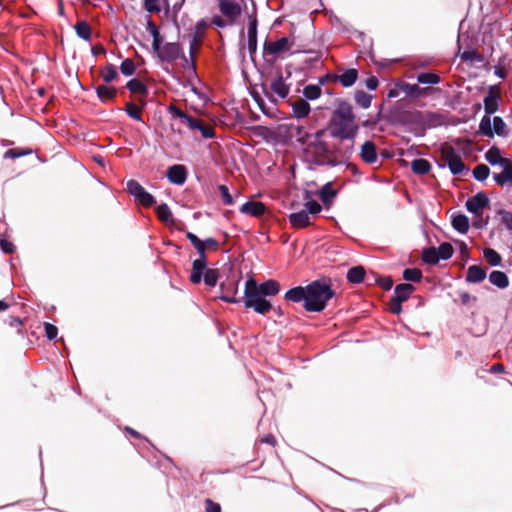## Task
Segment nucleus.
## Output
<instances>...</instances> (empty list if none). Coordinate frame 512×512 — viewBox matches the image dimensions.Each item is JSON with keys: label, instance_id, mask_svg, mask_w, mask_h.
<instances>
[{"label": "nucleus", "instance_id": "nucleus-1", "mask_svg": "<svg viewBox=\"0 0 512 512\" xmlns=\"http://www.w3.org/2000/svg\"><path fill=\"white\" fill-rule=\"evenodd\" d=\"M335 296L329 280H315L306 286L289 289L284 299L288 302L303 303L307 312H322L329 300Z\"/></svg>", "mask_w": 512, "mask_h": 512}, {"label": "nucleus", "instance_id": "nucleus-2", "mask_svg": "<svg viewBox=\"0 0 512 512\" xmlns=\"http://www.w3.org/2000/svg\"><path fill=\"white\" fill-rule=\"evenodd\" d=\"M325 132V129H321L314 133H309L304 127L299 126L296 129L295 137L297 142L303 146V153L310 163L317 166L335 167L338 165V161L329 158L331 149L322 139Z\"/></svg>", "mask_w": 512, "mask_h": 512}, {"label": "nucleus", "instance_id": "nucleus-3", "mask_svg": "<svg viewBox=\"0 0 512 512\" xmlns=\"http://www.w3.org/2000/svg\"><path fill=\"white\" fill-rule=\"evenodd\" d=\"M280 292L278 281L269 279L261 284L250 278L245 283L243 302L246 309H253L256 313L265 315L273 305L266 297H272Z\"/></svg>", "mask_w": 512, "mask_h": 512}, {"label": "nucleus", "instance_id": "nucleus-4", "mask_svg": "<svg viewBox=\"0 0 512 512\" xmlns=\"http://www.w3.org/2000/svg\"><path fill=\"white\" fill-rule=\"evenodd\" d=\"M356 116L352 105L344 100L337 102V107L333 111L330 119L329 134L335 139L356 138L359 126L356 123Z\"/></svg>", "mask_w": 512, "mask_h": 512}, {"label": "nucleus", "instance_id": "nucleus-5", "mask_svg": "<svg viewBox=\"0 0 512 512\" xmlns=\"http://www.w3.org/2000/svg\"><path fill=\"white\" fill-rule=\"evenodd\" d=\"M478 133L488 138H493L494 135L507 137L509 130L500 116H495L493 119L490 116H483L479 123Z\"/></svg>", "mask_w": 512, "mask_h": 512}, {"label": "nucleus", "instance_id": "nucleus-6", "mask_svg": "<svg viewBox=\"0 0 512 512\" xmlns=\"http://www.w3.org/2000/svg\"><path fill=\"white\" fill-rule=\"evenodd\" d=\"M292 44L293 41L286 36H283L276 41L266 40L263 44V53L264 55H271L275 59L282 52L289 51Z\"/></svg>", "mask_w": 512, "mask_h": 512}, {"label": "nucleus", "instance_id": "nucleus-7", "mask_svg": "<svg viewBox=\"0 0 512 512\" xmlns=\"http://www.w3.org/2000/svg\"><path fill=\"white\" fill-rule=\"evenodd\" d=\"M154 52L162 62L172 63L181 57L182 48L179 43L167 42L163 46L159 45V50Z\"/></svg>", "mask_w": 512, "mask_h": 512}, {"label": "nucleus", "instance_id": "nucleus-8", "mask_svg": "<svg viewBox=\"0 0 512 512\" xmlns=\"http://www.w3.org/2000/svg\"><path fill=\"white\" fill-rule=\"evenodd\" d=\"M338 143L334 145L331 154L334 155L332 159H336L338 164L350 159L354 151L355 138L352 139H337Z\"/></svg>", "mask_w": 512, "mask_h": 512}, {"label": "nucleus", "instance_id": "nucleus-9", "mask_svg": "<svg viewBox=\"0 0 512 512\" xmlns=\"http://www.w3.org/2000/svg\"><path fill=\"white\" fill-rule=\"evenodd\" d=\"M443 157L445 165L453 175H459L465 171L466 166L461 156L453 148L445 151Z\"/></svg>", "mask_w": 512, "mask_h": 512}, {"label": "nucleus", "instance_id": "nucleus-10", "mask_svg": "<svg viewBox=\"0 0 512 512\" xmlns=\"http://www.w3.org/2000/svg\"><path fill=\"white\" fill-rule=\"evenodd\" d=\"M500 90L499 85H492L488 89V94L485 96L484 103V116H490L498 111L499 109V100H500Z\"/></svg>", "mask_w": 512, "mask_h": 512}, {"label": "nucleus", "instance_id": "nucleus-11", "mask_svg": "<svg viewBox=\"0 0 512 512\" xmlns=\"http://www.w3.org/2000/svg\"><path fill=\"white\" fill-rule=\"evenodd\" d=\"M489 202V198L484 192H478L467 199L465 207L468 212L477 215L481 209L489 205Z\"/></svg>", "mask_w": 512, "mask_h": 512}, {"label": "nucleus", "instance_id": "nucleus-12", "mask_svg": "<svg viewBox=\"0 0 512 512\" xmlns=\"http://www.w3.org/2000/svg\"><path fill=\"white\" fill-rule=\"evenodd\" d=\"M220 12L233 23L241 15V6L232 0H219Z\"/></svg>", "mask_w": 512, "mask_h": 512}, {"label": "nucleus", "instance_id": "nucleus-13", "mask_svg": "<svg viewBox=\"0 0 512 512\" xmlns=\"http://www.w3.org/2000/svg\"><path fill=\"white\" fill-rule=\"evenodd\" d=\"M238 281H229L227 283H221L220 288L222 290V294L219 298L227 303H239L243 300V298H237V290H238Z\"/></svg>", "mask_w": 512, "mask_h": 512}, {"label": "nucleus", "instance_id": "nucleus-14", "mask_svg": "<svg viewBox=\"0 0 512 512\" xmlns=\"http://www.w3.org/2000/svg\"><path fill=\"white\" fill-rule=\"evenodd\" d=\"M168 113L173 118H178L181 120L182 123L186 124L187 127L190 130H195L197 126L198 118L192 117L191 115L184 112L182 109H180L178 106L174 104H170L167 108Z\"/></svg>", "mask_w": 512, "mask_h": 512}, {"label": "nucleus", "instance_id": "nucleus-15", "mask_svg": "<svg viewBox=\"0 0 512 512\" xmlns=\"http://www.w3.org/2000/svg\"><path fill=\"white\" fill-rule=\"evenodd\" d=\"M166 177L172 184L182 185L187 179L186 167L181 164L172 165L168 168Z\"/></svg>", "mask_w": 512, "mask_h": 512}, {"label": "nucleus", "instance_id": "nucleus-16", "mask_svg": "<svg viewBox=\"0 0 512 512\" xmlns=\"http://www.w3.org/2000/svg\"><path fill=\"white\" fill-rule=\"evenodd\" d=\"M500 173L493 174V180L500 186H512V160L504 161Z\"/></svg>", "mask_w": 512, "mask_h": 512}, {"label": "nucleus", "instance_id": "nucleus-17", "mask_svg": "<svg viewBox=\"0 0 512 512\" xmlns=\"http://www.w3.org/2000/svg\"><path fill=\"white\" fill-rule=\"evenodd\" d=\"M207 268V257H198L192 263V272L190 275V281L193 284H199L202 280V275Z\"/></svg>", "mask_w": 512, "mask_h": 512}, {"label": "nucleus", "instance_id": "nucleus-18", "mask_svg": "<svg viewBox=\"0 0 512 512\" xmlns=\"http://www.w3.org/2000/svg\"><path fill=\"white\" fill-rule=\"evenodd\" d=\"M207 25L208 24H207V22L204 19H201V20L197 21V23L195 24V32H194V35L192 37V40L190 41V47H189V52H190V56H191V61L189 62V65L191 66L193 71H195V64H194V60H193V55H194L195 50H196V40H197V37H199V36H201L203 34L205 29L207 28ZM185 61L188 64L187 59H185Z\"/></svg>", "mask_w": 512, "mask_h": 512}, {"label": "nucleus", "instance_id": "nucleus-19", "mask_svg": "<svg viewBox=\"0 0 512 512\" xmlns=\"http://www.w3.org/2000/svg\"><path fill=\"white\" fill-rule=\"evenodd\" d=\"M240 212L253 217H261L266 211V206L262 202L247 201L240 207Z\"/></svg>", "mask_w": 512, "mask_h": 512}, {"label": "nucleus", "instance_id": "nucleus-20", "mask_svg": "<svg viewBox=\"0 0 512 512\" xmlns=\"http://www.w3.org/2000/svg\"><path fill=\"white\" fill-rule=\"evenodd\" d=\"M270 88L273 93L282 99L286 98L290 91V86L285 83L281 72H278L276 77L272 80Z\"/></svg>", "mask_w": 512, "mask_h": 512}, {"label": "nucleus", "instance_id": "nucleus-21", "mask_svg": "<svg viewBox=\"0 0 512 512\" xmlns=\"http://www.w3.org/2000/svg\"><path fill=\"white\" fill-rule=\"evenodd\" d=\"M361 159L367 164H373L377 161L376 145L372 141H366L361 146L360 151Z\"/></svg>", "mask_w": 512, "mask_h": 512}, {"label": "nucleus", "instance_id": "nucleus-22", "mask_svg": "<svg viewBox=\"0 0 512 512\" xmlns=\"http://www.w3.org/2000/svg\"><path fill=\"white\" fill-rule=\"evenodd\" d=\"M357 79L358 71L355 68L346 69L342 74L334 76V80L338 81L344 88L352 87Z\"/></svg>", "mask_w": 512, "mask_h": 512}, {"label": "nucleus", "instance_id": "nucleus-23", "mask_svg": "<svg viewBox=\"0 0 512 512\" xmlns=\"http://www.w3.org/2000/svg\"><path fill=\"white\" fill-rule=\"evenodd\" d=\"M486 276V270L482 266L471 265L467 269L465 280L467 283H480Z\"/></svg>", "mask_w": 512, "mask_h": 512}, {"label": "nucleus", "instance_id": "nucleus-24", "mask_svg": "<svg viewBox=\"0 0 512 512\" xmlns=\"http://www.w3.org/2000/svg\"><path fill=\"white\" fill-rule=\"evenodd\" d=\"M257 25L256 17L252 18L248 25L247 48L250 54L257 51Z\"/></svg>", "mask_w": 512, "mask_h": 512}, {"label": "nucleus", "instance_id": "nucleus-25", "mask_svg": "<svg viewBox=\"0 0 512 512\" xmlns=\"http://www.w3.org/2000/svg\"><path fill=\"white\" fill-rule=\"evenodd\" d=\"M290 224L297 229L307 227L311 224L310 217L306 210L291 213L289 215Z\"/></svg>", "mask_w": 512, "mask_h": 512}, {"label": "nucleus", "instance_id": "nucleus-26", "mask_svg": "<svg viewBox=\"0 0 512 512\" xmlns=\"http://www.w3.org/2000/svg\"><path fill=\"white\" fill-rule=\"evenodd\" d=\"M422 121L421 126L428 127V128H435L444 123L443 116L436 112H422Z\"/></svg>", "mask_w": 512, "mask_h": 512}, {"label": "nucleus", "instance_id": "nucleus-27", "mask_svg": "<svg viewBox=\"0 0 512 512\" xmlns=\"http://www.w3.org/2000/svg\"><path fill=\"white\" fill-rule=\"evenodd\" d=\"M291 108L293 112V116L296 119H303L307 117L310 113V105L309 103L304 99H298L291 103Z\"/></svg>", "mask_w": 512, "mask_h": 512}, {"label": "nucleus", "instance_id": "nucleus-28", "mask_svg": "<svg viewBox=\"0 0 512 512\" xmlns=\"http://www.w3.org/2000/svg\"><path fill=\"white\" fill-rule=\"evenodd\" d=\"M415 291V287L410 283H401L394 288L393 297L401 302L409 299L411 294Z\"/></svg>", "mask_w": 512, "mask_h": 512}, {"label": "nucleus", "instance_id": "nucleus-29", "mask_svg": "<svg viewBox=\"0 0 512 512\" xmlns=\"http://www.w3.org/2000/svg\"><path fill=\"white\" fill-rule=\"evenodd\" d=\"M422 111H403L399 115V121L402 124L408 125H419L421 126Z\"/></svg>", "mask_w": 512, "mask_h": 512}, {"label": "nucleus", "instance_id": "nucleus-30", "mask_svg": "<svg viewBox=\"0 0 512 512\" xmlns=\"http://www.w3.org/2000/svg\"><path fill=\"white\" fill-rule=\"evenodd\" d=\"M489 282L499 289H505L509 286L508 276L499 270H493L489 274Z\"/></svg>", "mask_w": 512, "mask_h": 512}, {"label": "nucleus", "instance_id": "nucleus-31", "mask_svg": "<svg viewBox=\"0 0 512 512\" xmlns=\"http://www.w3.org/2000/svg\"><path fill=\"white\" fill-rule=\"evenodd\" d=\"M485 160L492 166L499 165L500 167L504 164V161L510 160L509 158H503L501 151L498 147L493 146L485 153Z\"/></svg>", "mask_w": 512, "mask_h": 512}, {"label": "nucleus", "instance_id": "nucleus-32", "mask_svg": "<svg viewBox=\"0 0 512 512\" xmlns=\"http://www.w3.org/2000/svg\"><path fill=\"white\" fill-rule=\"evenodd\" d=\"M452 227L461 234H466L469 230V219L464 214H457L452 217Z\"/></svg>", "mask_w": 512, "mask_h": 512}, {"label": "nucleus", "instance_id": "nucleus-33", "mask_svg": "<svg viewBox=\"0 0 512 512\" xmlns=\"http://www.w3.org/2000/svg\"><path fill=\"white\" fill-rule=\"evenodd\" d=\"M96 94L102 102H108L115 98L117 90L112 86L99 85L96 88Z\"/></svg>", "mask_w": 512, "mask_h": 512}, {"label": "nucleus", "instance_id": "nucleus-34", "mask_svg": "<svg viewBox=\"0 0 512 512\" xmlns=\"http://www.w3.org/2000/svg\"><path fill=\"white\" fill-rule=\"evenodd\" d=\"M156 213L158 218L167 225L174 224V218L169 206L166 203H162L157 206Z\"/></svg>", "mask_w": 512, "mask_h": 512}, {"label": "nucleus", "instance_id": "nucleus-35", "mask_svg": "<svg viewBox=\"0 0 512 512\" xmlns=\"http://www.w3.org/2000/svg\"><path fill=\"white\" fill-rule=\"evenodd\" d=\"M431 169V164L426 159H415L411 162V170L417 175H425Z\"/></svg>", "mask_w": 512, "mask_h": 512}, {"label": "nucleus", "instance_id": "nucleus-36", "mask_svg": "<svg viewBox=\"0 0 512 512\" xmlns=\"http://www.w3.org/2000/svg\"><path fill=\"white\" fill-rule=\"evenodd\" d=\"M365 277V269L362 266H355L348 270L347 280L352 284L363 282Z\"/></svg>", "mask_w": 512, "mask_h": 512}, {"label": "nucleus", "instance_id": "nucleus-37", "mask_svg": "<svg viewBox=\"0 0 512 512\" xmlns=\"http://www.w3.org/2000/svg\"><path fill=\"white\" fill-rule=\"evenodd\" d=\"M319 196L323 204L329 205L332 203V200L336 196V191L334 190L330 182L322 186V188L320 189Z\"/></svg>", "mask_w": 512, "mask_h": 512}, {"label": "nucleus", "instance_id": "nucleus-38", "mask_svg": "<svg viewBox=\"0 0 512 512\" xmlns=\"http://www.w3.org/2000/svg\"><path fill=\"white\" fill-rule=\"evenodd\" d=\"M354 99L359 107L368 109L371 106L373 96L363 90H357L354 93Z\"/></svg>", "mask_w": 512, "mask_h": 512}, {"label": "nucleus", "instance_id": "nucleus-39", "mask_svg": "<svg viewBox=\"0 0 512 512\" xmlns=\"http://www.w3.org/2000/svg\"><path fill=\"white\" fill-rule=\"evenodd\" d=\"M126 88L131 93H137L143 96H146L148 94L147 86L136 78L129 80L126 84Z\"/></svg>", "mask_w": 512, "mask_h": 512}, {"label": "nucleus", "instance_id": "nucleus-40", "mask_svg": "<svg viewBox=\"0 0 512 512\" xmlns=\"http://www.w3.org/2000/svg\"><path fill=\"white\" fill-rule=\"evenodd\" d=\"M147 30L153 38V41H152L153 50H159V45L162 44V39H161L158 27L155 25V23L152 20L147 21Z\"/></svg>", "mask_w": 512, "mask_h": 512}, {"label": "nucleus", "instance_id": "nucleus-41", "mask_svg": "<svg viewBox=\"0 0 512 512\" xmlns=\"http://www.w3.org/2000/svg\"><path fill=\"white\" fill-rule=\"evenodd\" d=\"M74 28L79 38L86 41H89L91 39L92 31L87 21L82 20L77 22Z\"/></svg>", "mask_w": 512, "mask_h": 512}, {"label": "nucleus", "instance_id": "nucleus-42", "mask_svg": "<svg viewBox=\"0 0 512 512\" xmlns=\"http://www.w3.org/2000/svg\"><path fill=\"white\" fill-rule=\"evenodd\" d=\"M483 256L488 261L489 265L492 267H497L502 265V257L501 255L492 248H485L483 250Z\"/></svg>", "mask_w": 512, "mask_h": 512}, {"label": "nucleus", "instance_id": "nucleus-43", "mask_svg": "<svg viewBox=\"0 0 512 512\" xmlns=\"http://www.w3.org/2000/svg\"><path fill=\"white\" fill-rule=\"evenodd\" d=\"M422 260L428 265H436L440 258L435 247L424 249L422 252Z\"/></svg>", "mask_w": 512, "mask_h": 512}, {"label": "nucleus", "instance_id": "nucleus-44", "mask_svg": "<svg viewBox=\"0 0 512 512\" xmlns=\"http://www.w3.org/2000/svg\"><path fill=\"white\" fill-rule=\"evenodd\" d=\"M402 277L405 281L417 283L421 281L423 274L418 268H406L402 273Z\"/></svg>", "mask_w": 512, "mask_h": 512}, {"label": "nucleus", "instance_id": "nucleus-45", "mask_svg": "<svg viewBox=\"0 0 512 512\" xmlns=\"http://www.w3.org/2000/svg\"><path fill=\"white\" fill-rule=\"evenodd\" d=\"M321 92L322 90L320 85L309 84L303 88V95L306 98V101L318 99L321 96Z\"/></svg>", "mask_w": 512, "mask_h": 512}, {"label": "nucleus", "instance_id": "nucleus-46", "mask_svg": "<svg viewBox=\"0 0 512 512\" xmlns=\"http://www.w3.org/2000/svg\"><path fill=\"white\" fill-rule=\"evenodd\" d=\"M397 87L405 94L414 98H418L421 94V88L417 84L402 82Z\"/></svg>", "mask_w": 512, "mask_h": 512}, {"label": "nucleus", "instance_id": "nucleus-47", "mask_svg": "<svg viewBox=\"0 0 512 512\" xmlns=\"http://www.w3.org/2000/svg\"><path fill=\"white\" fill-rule=\"evenodd\" d=\"M417 81L420 84L436 85L440 83L441 78L435 73L423 72L417 75Z\"/></svg>", "mask_w": 512, "mask_h": 512}, {"label": "nucleus", "instance_id": "nucleus-48", "mask_svg": "<svg viewBox=\"0 0 512 512\" xmlns=\"http://www.w3.org/2000/svg\"><path fill=\"white\" fill-rule=\"evenodd\" d=\"M219 278V272L217 269H206V271L202 275V279L204 283L209 287L216 286Z\"/></svg>", "mask_w": 512, "mask_h": 512}, {"label": "nucleus", "instance_id": "nucleus-49", "mask_svg": "<svg viewBox=\"0 0 512 512\" xmlns=\"http://www.w3.org/2000/svg\"><path fill=\"white\" fill-rule=\"evenodd\" d=\"M197 126L198 127H196L195 130H198L204 139H212L215 137V131L211 125L206 124L204 121L199 119L197 121Z\"/></svg>", "mask_w": 512, "mask_h": 512}, {"label": "nucleus", "instance_id": "nucleus-50", "mask_svg": "<svg viewBox=\"0 0 512 512\" xmlns=\"http://www.w3.org/2000/svg\"><path fill=\"white\" fill-rule=\"evenodd\" d=\"M101 77L105 83H110L118 77L117 69L113 64H107L101 69Z\"/></svg>", "mask_w": 512, "mask_h": 512}, {"label": "nucleus", "instance_id": "nucleus-51", "mask_svg": "<svg viewBox=\"0 0 512 512\" xmlns=\"http://www.w3.org/2000/svg\"><path fill=\"white\" fill-rule=\"evenodd\" d=\"M472 174L475 180L482 182L488 178L490 169L485 164H479L473 169Z\"/></svg>", "mask_w": 512, "mask_h": 512}, {"label": "nucleus", "instance_id": "nucleus-52", "mask_svg": "<svg viewBox=\"0 0 512 512\" xmlns=\"http://www.w3.org/2000/svg\"><path fill=\"white\" fill-rule=\"evenodd\" d=\"M440 260H448L453 256L454 249L448 242H444L436 248Z\"/></svg>", "mask_w": 512, "mask_h": 512}, {"label": "nucleus", "instance_id": "nucleus-53", "mask_svg": "<svg viewBox=\"0 0 512 512\" xmlns=\"http://www.w3.org/2000/svg\"><path fill=\"white\" fill-rule=\"evenodd\" d=\"M119 110L125 111L127 113V115L129 117H131L132 119L139 121V122H143L141 113H140L141 112L140 108L137 107L132 102L126 103V107L124 109L119 108Z\"/></svg>", "mask_w": 512, "mask_h": 512}, {"label": "nucleus", "instance_id": "nucleus-54", "mask_svg": "<svg viewBox=\"0 0 512 512\" xmlns=\"http://www.w3.org/2000/svg\"><path fill=\"white\" fill-rule=\"evenodd\" d=\"M135 63L132 59L126 58L121 62L120 71L125 76H132L135 73Z\"/></svg>", "mask_w": 512, "mask_h": 512}, {"label": "nucleus", "instance_id": "nucleus-55", "mask_svg": "<svg viewBox=\"0 0 512 512\" xmlns=\"http://www.w3.org/2000/svg\"><path fill=\"white\" fill-rule=\"evenodd\" d=\"M127 191L130 195L134 196V198H137L141 192H143L144 187L136 180H129L127 182Z\"/></svg>", "mask_w": 512, "mask_h": 512}, {"label": "nucleus", "instance_id": "nucleus-56", "mask_svg": "<svg viewBox=\"0 0 512 512\" xmlns=\"http://www.w3.org/2000/svg\"><path fill=\"white\" fill-rule=\"evenodd\" d=\"M135 199L144 207H151L156 202L154 196L146 190H143Z\"/></svg>", "mask_w": 512, "mask_h": 512}, {"label": "nucleus", "instance_id": "nucleus-57", "mask_svg": "<svg viewBox=\"0 0 512 512\" xmlns=\"http://www.w3.org/2000/svg\"><path fill=\"white\" fill-rule=\"evenodd\" d=\"M460 58L462 61H482V56L480 53L476 50H465L461 55Z\"/></svg>", "mask_w": 512, "mask_h": 512}, {"label": "nucleus", "instance_id": "nucleus-58", "mask_svg": "<svg viewBox=\"0 0 512 512\" xmlns=\"http://www.w3.org/2000/svg\"><path fill=\"white\" fill-rule=\"evenodd\" d=\"M222 201L225 205H232L234 203L233 198L229 192V189L225 185H219L218 187Z\"/></svg>", "mask_w": 512, "mask_h": 512}, {"label": "nucleus", "instance_id": "nucleus-59", "mask_svg": "<svg viewBox=\"0 0 512 512\" xmlns=\"http://www.w3.org/2000/svg\"><path fill=\"white\" fill-rule=\"evenodd\" d=\"M305 208H306L305 210L308 212V215L309 214L316 215L322 209L321 205L317 201H315V200L307 201L305 203Z\"/></svg>", "mask_w": 512, "mask_h": 512}, {"label": "nucleus", "instance_id": "nucleus-60", "mask_svg": "<svg viewBox=\"0 0 512 512\" xmlns=\"http://www.w3.org/2000/svg\"><path fill=\"white\" fill-rule=\"evenodd\" d=\"M305 52L309 54V57H307L305 59V63L307 65H313L315 62L320 61V59L322 57L321 51L309 50V51H305Z\"/></svg>", "mask_w": 512, "mask_h": 512}, {"label": "nucleus", "instance_id": "nucleus-61", "mask_svg": "<svg viewBox=\"0 0 512 512\" xmlns=\"http://www.w3.org/2000/svg\"><path fill=\"white\" fill-rule=\"evenodd\" d=\"M44 329H45V334H46V337L49 339V340H53L57 337V334H58V329L55 325L51 324V323H48V322H45L44 323Z\"/></svg>", "mask_w": 512, "mask_h": 512}, {"label": "nucleus", "instance_id": "nucleus-62", "mask_svg": "<svg viewBox=\"0 0 512 512\" xmlns=\"http://www.w3.org/2000/svg\"><path fill=\"white\" fill-rule=\"evenodd\" d=\"M159 0H144V8L149 13L160 12L161 8L158 5Z\"/></svg>", "mask_w": 512, "mask_h": 512}, {"label": "nucleus", "instance_id": "nucleus-63", "mask_svg": "<svg viewBox=\"0 0 512 512\" xmlns=\"http://www.w3.org/2000/svg\"><path fill=\"white\" fill-rule=\"evenodd\" d=\"M204 505H205V512H221L220 504L217 502H214L210 498L205 499Z\"/></svg>", "mask_w": 512, "mask_h": 512}, {"label": "nucleus", "instance_id": "nucleus-64", "mask_svg": "<svg viewBox=\"0 0 512 512\" xmlns=\"http://www.w3.org/2000/svg\"><path fill=\"white\" fill-rule=\"evenodd\" d=\"M502 222L506 226V228L512 231V213L507 211H502Z\"/></svg>", "mask_w": 512, "mask_h": 512}]
</instances>
